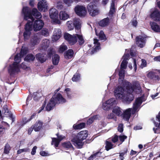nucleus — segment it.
<instances>
[{"label":"nucleus","mask_w":160,"mask_h":160,"mask_svg":"<svg viewBox=\"0 0 160 160\" xmlns=\"http://www.w3.org/2000/svg\"><path fill=\"white\" fill-rule=\"evenodd\" d=\"M124 88L120 86H118L114 91V94L116 98L123 99L127 102L130 103L133 100L134 96L132 92H129L124 94Z\"/></svg>","instance_id":"f257e3e1"},{"label":"nucleus","mask_w":160,"mask_h":160,"mask_svg":"<svg viewBox=\"0 0 160 160\" xmlns=\"http://www.w3.org/2000/svg\"><path fill=\"white\" fill-rule=\"evenodd\" d=\"M88 135L87 131H82L78 133L77 135L71 140L73 144L78 148H81L84 145L82 141L86 139Z\"/></svg>","instance_id":"f03ea898"},{"label":"nucleus","mask_w":160,"mask_h":160,"mask_svg":"<svg viewBox=\"0 0 160 160\" xmlns=\"http://www.w3.org/2000/svg\"><path fill=\"white\" fill-rule=\"evenodd\" d=\"M22 12L24 15V19L27 20L28 19H30L32 20L30 21L32 23L34 20L32 16L36 17H39L40 16V17H41V13L35 8H34L31 10L28 7H24L22 9Z\"/></svg>","instance_id":"7ed1b4c3"},{"label":"nucleus","mask_w":160,"mask_h":160,"mask_svg":"<svg viewBox=\"0 0 160 160\" xmlns=\"http://www.w3.org/2000/svg\"><path fill=\"white\" fill-rule=\"evenodd\" d=\"M33 23L28 20L24 26L25 31L23 33L24 39L25 40L28 39L31 34V31L32 30Z\"/></svg>","instance_id":"20e7f679"},{"label":"nucleus","mask_w":160,"mask_h":160,"mask_svg":"<svg viewBox=\"0 0 160 160\" xmlns=\"http://www.w3.org/2000/svg\"><path fill=\"white\" fill-rule=\"evenodd\" d=\"M87 9L89 14L92 16L94 17L99 13V10L97 5L93 2H90L87 6Z\"/></svg>","instance_id":"39448f33"},{"label":"nucleus","mask_w":160,"mask_h":160,"mask_svg":"<svg viewBox=\"0 0 160 160\" xmlns=\"http://www.w3.org/2000/svg\"><path fill=\"white\" fill-rule=\"evenodd\" d=\"M146 36L139 35L137 36L135 38L136 44L140 48H142L145 45L146 42Z\"/></svg>","instance_id":"423d86ee"},{"label":"nucleus","mask_w":160,"mask_h":160,"mask_svg":"<svg viewBox=\"0 0 160 160\" xmlns=\"http://www.w3.org/2000/svg\"><path fill=\"white\" fill-rule=\"evenodd\" d=\"M74 11L76 14L80 17L85 16L87 13L86 8L83 6H77L74 8Z\"/></svg>","instance_id":"0eeeda50"},{"label":"nucleus","mask_w":160,"mask_h":160,"mask_svg":"<svg viewBox=\"0 0 160 160\" xmlns=\"http://www.w3.org/2000/svg\"><path fill=\"white\" fill-rule=\"evenodd\" d=\"M51 98H53V101L56 104H63L67 102L66 100L64 98L61 94L58 93L53 95Z\"/></svg>","instance_id":"6e6552de"},{"label":"nucleus","mask_w":160,"mask_h":160,"mask_svg":"<svg viewBox=\"0 0 160 160\" xmlns=\"http://www.w3.org/2000/svg\"><path fill=\"white\" fill-rule=\"evenodd\" d=\"M64 37L65 39L72 45L74 44L77 41V37L76 34L72 35L68 33H66L64 34Z\"/></svg>","instance_id":"1a4fd4ad"},{"label":"nucleus","mask_w":160,"mask_h":160,"mask_svg":"<svg viewBox=\"0 0 160 160\" xmlns=\"http://www.w3.org/2000/svg\"><path fill=\"white\" fill-rule=\"evenodd\" d=\"M44 25V23L42 20L37 18V20L34 22L32 27L34 31L36 32L41 29Z\"/></svg>","instance_id":"9d476101"},{"label":"nucleus","mask_w":160,"mask_h":160,"mask_svg":"<svg viewBox=\"0 0 160 160\" xmlns=\"http://www.w3.org/2000/svg\"><path fill=\"white\" fill-rule=\"evenodd\" d=\"M19 62H14L12 65L10 66V68L8 69V72L10 76L13 75L16 72H18L20 71L18 66Z\"/></svg>","instance_id":"9b49d317"},{"label":"nucleus","mask_w":160,"mask_h":160,"mask_svg":"<svg viewBox=\"0 0 160 160\" xmlns=\"http://www.w3.org/2000/svg\"><path fill=\"white\" fill-rule=\"evenodd\" d=\"M147 76L149 78L155 82H158L160 79V77L158 75L157 73L154 72H149L147 74Z\"/></svg>","instance_id":"f8f14e48"},{"label":"nucleus","mask_w":160,"mask_h":160,"mask_svg":"<svg viewBox=\"0 0 160 160\" xmlns=\"http://www.w3.org/2000/svg\"><path fill=\"white\" fill-rule=\"evenodd\" d=\"M150 18L155 21H160V12L157 9L152 11L150 15Z\"/></svg>","instance_id":"ddd939ff"},{"label":"nucleus","mask_w":160,"mask_h":160,"mask_svg":"<svg viewBox=\"0 0 160 160\" xmlns=\"http://www.w3.org/2000/svg\"><path fill=\"white\" fill-rule=\"evenodd\" d=\"M48 5L45 0H42L39 2L38 4V8L40 11L45 12L47 10Z\"/></svg>","instance_id":"4468645a"},{"label":"nucleus","mask_w":160,"mask_h":160,"mask_svg":"<svg viewBox=\"0 0 160 160\" xmlns=\"http://www.w3.org/2000/svg\"><path fill=\"white\" fill-rule=\"evenodd\" d=\"M43 124V122L39 120L36 121L35 123L32 125L34 131L36 132L40 131L42 128Z\"/></svg>","instance_id":"2eb2a0df"},{"label":"nucleus","mask_w":160,"mask_h":160,"mask_svg":"<svg viewBox=\"0 0 160 160\" xmlns=\"http://www.w3.org/2000/svg\"><path fill=\"white\" fill-rule=\"evenodd\" d=\"M58 10L54 8H51L49 10V16L50 18L53 20L58 18Z\"/></svg>","instance_id":"dca6fc26"},{"label":"nucleus","mask_w":160,"mask_h":160,"mask_svg":"<svg viewBox=\"0 0 160 160\" xmlns=\"http://www.w3.org/2000/svg\"><path fill=\"white\" fill-rule=\"evenodd\" d=\"M61 31L60 29H55L53 35V40L56 41L58 40L61 36Z\"/></svg>","instance_id":"f3484780"},{"label":"nucleus","mask_w":160,"mask_h":160,"mask_svg":"<svg viewBox=\"0 0 160 160\" xmlns=\"http://www.w3.org/2000/svg\"><path fill=\"white\" fill-rule=\"evenodd\" d=\"M143 98L141 97L138 98L136 100L135 102L133 104V108L135 111H137L139 107L141 104L142 102Z\"/></svg>","instance_id":"a211bd4d"},{"label":"nucleus","mask_w":160,"mask_h":160,"mask_svg":"<svg viewBox=\"0 0 160 160\" xmlns=\"http://www.w3.org/2000/svg\"><path fill=\"white\" fill-rule=\"evenodd\" d=\"M55 105V103L53 101V98H51L45 107L46 110L47 111H50L54 109Z\"/></svg>","instance_id":"6ab92c4d"},{"label":"nucleus","mask_w":160,"mask_h":160,"mask_svg":"<svg viewBox=\"0 0 160 160\" xmlns=\"http://www.w3.org/2000/svg\"><path fill=\"white\" fill-rule=\"evenodd\" d=\"M150 25L151 28L155 32H160V26L156 22H150Z\"/></svg>","instance_id":"aec40b11"},{"label":"nucleus","mask_w":160,"mask_h":160,"mask_svg":"<svg viewBox=\"0 0 160 160\" xmlns=\"http://www.w3.org/2000/svg\"><path fill=\"white\" fill-rule=\"evenodd\" d=\"M74 55V52L72 49H70L66 51L64 54L65 58L67 59H71Z\"/></svg>","instance_id":"412c9836"},{"label":"nucleus","mask_w":160,"mask_h":160,"mask_svg":"<svg viewBox=\"0 0 160 160\" xmlns=\"http://www.w3.org/2000/svg\"><path fill=\"white\" fill-rule=\"evenodd\" d=\"M36 58L41 63L45 62L47 60L46 56H45V55L41 53H38L36 55Z\"/></svg>","instance_id":"4be33fe9"},{"label":"nucleus","mask_w":160,"mask_h":160,"mask_svg":"<svg viewBox=\"0 0 160 160\" xmlns=\"http://www.w3.org/2000/svg\"><path fill=\"white\" fill-rule=\"evenodd\" d=\"M123 86L128 92H132V84L130 82L126 80L124 81L123 82Z\"/></svg>","instance_id":"5701e85b"},{"label":"nucleus","mask_w":160,"mask_h":160,"mask_svg":"<svg viewBox=\"0 0 160 160\" xmlns=\"http://www.w3.org/2000/svg\"><path fill=\"white\" fill-rule=\"evenodd\" d=\"M109 22V19L108 18H105L98 22L99 25L102 27H106L108 25Z\"/></svg>","instance_id":"b1692460"},{"label":"nucleus","mask_w":160,"mask_h":160,"mask_svg":"<svg viewBox=\"0 0 160 160\" xmlns=\"http://www.w3.org/2000/svg\"><path fill=\"white\" fill-rule=\"evenodd\" d=\"M105 149L107 151H108L115 147V146H114L111 142L107 140L105 141Z\"/></svg>","instance_id":"393cba45"},{"label":"nucleus","mask_w":160,"mask_h":160,"mask_svg":"<svg viewBox=\"0 0 160 160\" xmlns=\"http://www.w3.org/2000/svg\"><path fill=\"white\" fill-rule=\"evenodd\" d=\"M94 43L95 46L94 48H93L92 52L97 51L100 49V43L98 42V40L97 39H94Z\"/></svg>","instance_id":"a878e982"},{"label":"nucleus","mask_w":160,"mask_h":160,"mask_svg":"<svg viewBox=\"0 0 160 160\" xmlns=\"http://www.w3.org/2000/svg\"><path fill=\"white\" fill-rule=\"evenodd\" d=\"M132 92H133L135 90H140L141 88L140 85L138 81H135L133 82L132 85Z\"/></svg>","instance_id":"bb28decb"},{"label":"nucleus","mask_w":160,"mask_h":160,"mask_svg":"<svg viewBox=\"0 0 160 160\" xmlns=\"http://www.w3.org/2000/svg\"><path fill=\"white\" fill-rule=\"evenodd\" d=\"M96 34L97 36H98L99 38L101 40L106 41L107 38L106 35L103 31L101 30L98 34L96 31H95Z\"/></svg>","instance_id":"cd10ccee"},{"label":"nucleus","mask_w":160,"mask_h":160,"mask_svg":"<svg viewBox=\"0 0 160 160\" xmlns=\"http://www.w3.org/2000/svg\"><path fill=\"white\" fill-rule=\"evenodd\" d=\"M60 60V57L58 55L55 54L52 57V61L53 64L54 65L58 64Z\"/></svg>","instance_id":"c85d7f7f"},{"label":"nucleus","mask_w":160,"mask_h":160,"mask_svg":"<svg viewBox=\"0 0 160 160\" xmlns=\"http://www.w3.org/2000/svg\"><path fill=\"white\" fill-rule=\"evenodd\" d=\"M131 111L129 109L126 110L123 112V117L127 121H128L131 116Z\"/></svg>","instance_id":"c756f323"},{"label":"nucleus","mask_w":160,"mask_h":160,"mask_svg":"<svg viewBox=\"0 0 160 160\" xmlns=\"http://www.w3.org/2000/svg\"><path fill=\"white\" fill-rule=\"evenodd\" d=\"M69 17V15L65 11H61L59 13V18L60 19L66 20Z\"/></svg>","instance_id":"7c9ffc66"},{"label":"nucleus","mask_w":160,"mask_h":160,"mask_svg":"<svg viewBox=\"0 0 160 160\" xmlns=\"http://www.w3.org/2000/svg\"><path fill=\"white\" fill-rule=\"evenodd\" d=\"M64 91L66 92L68 98L69 99L72 98L73 97V93L71 92L70 88H66Z\"/></svg>","instance_id":"2f4dec72"},{"label":"nucleus","mask_w":160,"mask_h":160,"mask_svg":"<svg viewBox=\"0 0 160 160\" xmlns=\"http://www.w3.org/2000/svg\"><path fill=\"white\" fill-rule=\"evenodd\" d=\"M80 79V74L79 72L77 71L73 75L72 78V80L73 82H78Z\"/></svg>","instance_id":"473e14b6"},{"label":"nucleus","mask_w":160,"mask_h":160,"mask_svg":"<svg viewBox=\"0 0 160 160\" xmlns=\"http://www.w3.org/2000/svg\"><path fill=\"white\" fill-rule=\"evenodd\" d=\"M34 59V56L32 54H29L26 56L24 59L25 61L30 62L33 61Z\"/></svg>","instance_id":"72a5a7b5"},{"label":"nucleus","mask_w":160,"mask_h":160,"mask_svg":"<svg viewBox=\"0 0 160 160\" xmlns=\"http://www.w3.org/2000/svg\"><path fill=\"white\" fill-rule=\"evenodd\" d=\"M112 112L118 116H119L122 112L120 108L118 106L113 108Z\"/></svg>","instance_id":"f704fd0d"},{"label":"nucleus","mask_w":160,"mask_h":160,"mask_svg":"<svg viewBox=\"0 0 160 160\" xmlns=\"http://www.w3.org/2000/svg\"><path fill=\"white\" fill-rule=\"evenodd\" d=\"M49 42L48 40L44 41L43 43L41 45L40 50H46L49 47Z\"/></svg>","instance_id":"c9c22d12"},{"label":"nucleus","mask_w":160,"mask_h":160,"mask_svg":"<svg viewBox=\"0 0 160 160\" xmlns=\"http://www.w3.org/2000/svg\"><path fill=\"white\" fill-rule=\"evenodd\" d=\"M85 125L84 122H82L78 124H75L73 125V128L75 130L81 129L85 127Z\"/></svg>","instance_id":"e433bc0d"},{"label":"nucleus","mask_w":160,"mask_h":160,"mask_svg":"<svg viewBox=\"0 0 160 160\" xmlns=\"http://www.w3.org/2000/svg\"><path fill=\"white\" fill-rule=\"evenodd\" d=\"M52 141L51 144L54 145L55 148H57L58 146V145L60 142V141H59L57 138H52Z\"/></svg>","instance_id":"4c0bfd02"},{"label":"nucleus","mask_w":160,"mask_h":160,"mask_svg":"<svg viewBox=\"0 0 160 160\" xmlns=\"http://www.w3.org/2000/svg\"><path fill=\"white\" fill-rule=\"evenodd\" d=\"M39 38L37 36L34 37L31 39V43L33 45H37L39 43Z\"/></svg>","instance_id":"58836bf2"},{"label":"nucleus","mask_w":160,"mask_h":160,"mask_svg":"<svg viewBox=\"0 0 160 160\" xmlns=\"http://www.w3.org/2000/svg\"><path fill=\"white\" fill-rule=\"evenodd\" d=\"M98 115H96L90 117L87 121V124H92L94 120H97L98 118Z\"/></svg>","instance_id":"ea45409f"},{"label":"nucleus","mask_w":160,"mask_h":160,"mask_svg":"<svg viewBox=\"0 0 160 160\" xmlns=\"http://www.w3.org/2000/svg\"><path fill=\"white\" fill-rule=\"evenodd\" d=\"M114 2H112L111 4L110 10L109 12V15H112L115 12Z\"/></svg>","instance_id":"a19ab883"},{"label":"nucleus","mask_w":160,"mask_h":160,"mask_svg":"<svg viewBox=\"0 0 160 160\" xmlns=\"http://www.w3.org/2000/svg\"><path fill=\"white\" fill-rule=\"evenodd\" d=\"M76 35L77 36V39L78 38V39L79 44L82 45L83 44L85 41L82 35L76 34Z\"/></svg>","instance_id":"79ce46f5"},{"label":"nucleus","mask_w":160,"mask_h":160,"mask_svg":"<svg viewBox=\"0 0 160 160\" xmlns=\"http://www.w3.org/2000/svg\"><path fill=\"white\" fill-rule=\"evenodd\" d=\"M62 145L63 147L68 149L73 148V146L70 142H64L62 143Z\"/></svg>","instance_id":"37998d69"},{"label":"nucleus","mask_w":160,"mask_h":160,"mask_svg":"<svg viewBox=\"0 0 160 160\" xmlns=\"http://www.w3.org/2000/svg\"><path fill=\"white\" fill-rule=\"evenodd\" d=\"M67 25L70 30H72L74 28L73 22L71 21H68L67 22Z\"/></svg>","instance_id":"c03bdc74"},{"label":"nucleus","mask_w":160,"mask_h":160,"mask_svg":"<svg viewBox=\"0 0 160 160\" xmlns=\"http://www.w3.org/2000/svg\"><path fill=\"white\" fill-rule=\"evenodd\" d=\"M73 25L75 29L79 30L80 28V25L79 22L77 20H74Z\"/></svg>","instance_id":"a18cd8bd"},{"label":"nucleus","mask_w":160,"mask_h":160,"mask_svg":"<svg viewBox=\"0 0 160 160\" xmlns=\"http://www.w3.org/2000/svg\"><path fill=\"white\" fill-rule=\"evenodd\" d=\"M128 152V149L127 148L124 149L123 151V152H120L119 157L120 159L121 160H123L124 159V155L125 154H126Z\"/></svg>","instance_id":"49530a36"},{"label":"nucleus","mask_w":160,"mask_h":160,"mask_svg":"<svg viewBox=\"0 0 160 160\" xmlns=\"http://www.w3.org/2000/svg\"><path fill=\"white\" fill-rule=\"evenodd\" d=\"M119 78L122 80L124 79L125 77V70L121 69L119 72Z\"/></svg>","instance_id":"de8ad7c7"},{"label":"nucleus","mask_w":160,"mask_h":160,"mask_svg":"<svg viewBox=\"0 0 160 160\" xmlns=\"http://www.w3.org/2000/svg\"><path fill=\"white\" fill-rule=\"evenodd\" d=\"M41 35L44 36H48L49 35V32L48 29L46 28H44L41 31Z\"/></svg>","instance_id":"09e8293b"},{"label":"nucleus","mask_w":160,"mask_h":160,"mask_svg":"<svg viewBox=\"0 0 160 160\" xmlns=\"http://www.w3.org/2000/svg\"><path fill=\"white\" fill-rule=\"evenodd\" d=\"M11 149V147L8 144H6L4 147V153L6 154H8L9 152V151Z\"/></svg>","instance_id":"8fccbe9b"},{"label":"nucleus","mask_w":160,"mask_h":160,"mask_svg":"<svg viewBox=\"0 0 160 160\" xmlns=\"http://www.w3.org/2000/svg\"><path fill=\"white\" fill-rule=\"evenodd\" d=\"M115 102V99L114 98H111L106 101L105 103L112 106L114 104Z\"/></svg>","instance_id":"3c124183"},{"label":"nucleus","mask_w":160,"mask_h":160,"mask_svg":"<svg viewBox=\"0 0 160 160\" xmlns=\"http://www.w3.org/2000/svg\"><path fill=\"white\" fill-rule=\"evenodd\" d=\"M2 112L4 114L6 115H8L9 113H11L10 112H9L8 109L7 108V105H4L3 107V110Z\"/></svg>","instance_id":"603ef678"},{"label":"nucleus","mask_w":160,"mask_h":160,"mask_svg":"<svg viewBox=\"0 0 160 160\" xmlns=\"http://www.w3.org/2000/svg\"><path fill=\"white\" fill-rule=\"evenodd\" d=\"M67 49V47L66 45H62L59 48L58 51L60 53H62Z\"/></svg>","instance_id":"864d4df0"},{"label":"nucleus","mask_w":160,"mask_h":160,"mask_svg":"<svg viewBox=\"0 0 160 160\" xmlns=\"http://www.w3.org/2000/svg\"><path fill=\"white\" fill-rule=\"evenodd\" d=\"M107 118L108 119H113L115 121H117V118L113 113H110L108 114L107 116Z\"/></svg>","instance_id":"5fc2aeb1"},{"label":"nucleus","mask_w":160,"mask_h":160,"mask_svg":"<svg viewBox=\"0 0 160 160\" xmlns=\"http://www.w3.org/2000/svg\"><path fill=\"white\" fill-rule=\"evenodd\" d=\"M127 64L128 62L127 61H125V60H123L121 64V69H126L127 67Z\"/></svg>","instance_id":"6e6d98bb"},{"label":"nucleus","mask_w":160,"mask_h":160,"mask_svg":"<svg viewBox=\"0 0 160 160\" xmlns=\"http://www.w3.org/2000/svg\"><path fill=\"white\" fill-rule=\"evenodd\" d=\"M27 53V50L25 48H22L21 50L19 56L23 57L24 55L26 54Z\"/></svg>","instance_id":"4d7b16f0"},{"label":"nucleus","mask_w":160,"mask_h":160,"mask_svg":"<svg viewBox=\"0 0 160 160\" xmlns=\"http://www.w3.org/2000/svg\"><path fill=\"white\" fill-rule=\"evenodd\" d=\"M118 140V136L116 134H115L112 137L111 141L113 143L117 142Z\"/></svg>","instance_id":"13d9d810"},{"label":"nucleus","mask_w":160,"mask_h":160,"mask_svg":"<svg viewBox=\"0 0 160 160\" xmlns=\"http://www.w3.org/2000/svg\"><path fill=\"white\" fill-rule=\"evenodd\" d=\"M127 138V137L124 135H120L118 136V138L121 142V143L123 142Z\"/></svg>","instance_id":"bf43d9fd"},{"label":"nucleus","mask_w":160,"mask_h":160,"mask_svg":"<svg viewBox=\"0 0 160 160\" xmlns=\"http://www.w3.org/2000/svg\"><path fill=\"white\" fill-rule=\"evenodd\" d=\"M111 106L110 105L107 104L106 103L103 104L102 108L103 109L106 110H108L111 108Z\"/></svg>","instance_id":"052dcab7"},{"label":"nucleus","mask_w":160,"mask_h":160,"mask_svg":"<svg viewBox=\"0 0 160 160\" xmlns=\"http://www.w3.org/2000/svg\"><path fill=\"white\" fill-rule=\"evenodd\" d=\"M118 131L121 133L123 131V124L122 123L119 124L118 127Z\"/></svg>","instance_id":"680f3d73"},{"label":"nucleus","mask_w":160,"mask_h":160,"mask_svg":"<svg viewBox=\"0 0 160 160\" xmlns=\"http://www.w3.org/2000/svg\"><path fill=\"white\" fill-rule=\"evenodd\" d=\"M132 22L133 26L135 27H137L138 22L136 20V17H134L133 19L132 20Z\"/></svg>","instance_id":"e2e57ef3"},{"label":"nucleus","mask_w":160,"mask_h":160,"mask_svg":"<svg viewBox=\"0 0 160 160\" xmlns=\"http://www.w3.org/2000/svg\"><path fill=\"white\" fill-rule=\"evenodd\" d=\"M53 53V48H50L48 49V55L49 57H51Z\"/></svg>","instance_id":"0e129e2a"},{"label":"nucleus","mask_w":160,"mask_h":160,"mask_svg":"<svg viewBox=\"0 0 160 160\" xmlns=\"http://www.w3.org/2000/svg\"><path fill=\"white\" fill-rule=\"evenodd\" d=\"M46 101H44V102L42 105V106L39 108V110L38 112V113L40 112L41 111H42L44 109V108H45V107L46 106Z\"/></svg>","instance_id":"69168bd1"},{"label":"nucleus","mask_w":160,"mask_h":160,"mask_svg":"<svg viewBox=\"0 0 160 160\" xmlns=\"http://www.w3.org/2000/svg\"><path fill=\"white\" fill-rule=\"evenodd\" d=\"M19 54H17L15 56L14 60L16 61H18L21 59V57H22V56H20L19 55Z\"/></svg>","instance_id":"338daca9"},{"label":"nucleus","mask_w":160,"mask_h":160,"mask_svg":"<svg viewBox=\"0 0 160 160\" xmlns=\"http://www.w3.org/2000/svg\"><path fill=\"white\" fill-rule=\"evenodd\" d=\"M20 67L21 68H22L23 69H26L28 68H30V67L27 66L25 64L24 62L22 63L20 65Z\"/></svg>","instance_id":"774afa93"}]
</instances>
